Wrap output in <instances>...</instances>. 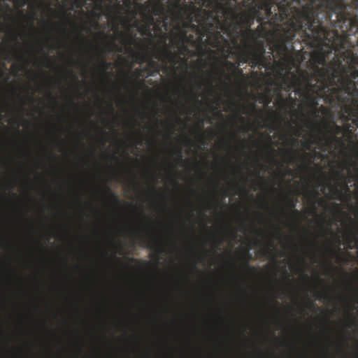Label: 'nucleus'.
Returning a JSON list of instances; mask_svg holds the SVG:
<instances>
[{
  "label": "nucleus",
  "instance_id": "55",
  "mask_svg": "<svg viewBox=\"0 0 358 358\" xmlns=\"http://www.w3.org/2000/svg\"><path fill=\"white\" fill-rule=\"evenodd\" d=\"M114 257L117 259V261L118 262L121 263V260H120V259L117 258V257Z\"/></svg>",
  "mask_w": 358,
  "mask_h": 358
},
{
  "label": "nucleus",
  "instance_id": "11",
  "mask_svg": "<svg viewBox=\"0 0 358 358\" xmlns=\"http://www.w3.org/2000/svg\"><path fill=\"white\" fill-rule=\"evenodd\" d=\"M173 45L180 48V54L185 55V52L189 51L187 44H191L187 41L181 39L180 36H175V38L171 41Z\"/></svg>",
  "mask_w": 358,
  "mask_h": 358
},
{
  "label": "nucleus",
  "instance_id": "48",
  "mask_svg": "<svg viewBox=\"0 0 358 358\" xmlns=\"http://www.w3.org/2000/svg\"><path fill=\"white\" fill-rule=\"evenodd\" d=\"M3 76H4V72L0 69V77L1 78Z\"/></svg>",
  "mask_w": 358,
  "mask_h": 358
},
{
  "label": "nucleus",
  "instance_id": "62",
  "mask_svg": "<svg viewBox=\"0 0 358 358\" xmlns=\"http://www.w3.org/2000/svg\"><path fill=\"white\" fill-rule=\"evenodd\" d=\"M251 107H252V109H255V104H252Z\"/></svg>",
  "mask_w": 358,
  "mask_h": 358
},
{
  "label": "nucleus",
  "instance_id": "12",
  "mask_svg": "<svg viewBox=\"0 0 358 358\" xmlns=\"http://www.w3.org/2000/svg\"><path fill=\"white\" fill-rule=\"evenodd\" d=\"M145 69L137 68L135 69L134 72V75L135 76V80L133 81L135 85L136 89L138 90L139 88L143 87L145 85V82L143 80H137L141 77H143L145 75L143 74V71Z\"/></svg>",
  "mask_w": 358,
  "mask_h": 358
},
{
  "label": "nucleus",
  "instance_id": "33",
  "mask_svg": "<svg viewBox=\"0 0 358 358\" xmlns=\"http://www.w3.org/2000/svg\"><path fill=\"white\" fill-rule=\"evenodd\" d=\"M176 152L178 154V159L180 161H182V157H183V155H182V152L181 151V150L180 149H178Z\"/></svg>",
  "mask_w": 358,
  "mask_h": 358
},
{
  "label": "nucleus",
  "instance_id": "7",
  "mask_svg": "<svg viewBox=\"0 0 358 358\" xmlns=\"http://www.w3.org/2000/svg\"><path fill=\"white\" fill-rule=\"evenodd\" d=\"M297 201V196H292L290 192L286 196V206L289 209L291 216L295 220H298L301 215L300 211L295 208Z\"/></svg>",
  "mask_w": 358,
  "mask_h": 358
},
{
  "label": "nucleus",
  "instance_id": "35",
  "mask_svg": "<svg viewBox=\"0 0 358 358\" xmlns=\"http://www.w3.org/2000/svg\"><path fill=\"white\" fill-rule=\"evenodd\" d=\"M329 296L326 293H322L320 295V299H329Z\"/></svg>",
  "mask_w": 358,
  "mask_h": 358
},
{
  "label": "nucleus",
  "instance_id": "6",
  "mask_svg": "<svg viewBox=\"0 0 358 358\" xmlns=\"http://www.w3.org/2000/svg\"><path fill=\"white\" fill-rule=\"evenodd\" d=\"M241 54L239 55L240 64L248 63L252 67L257 66L259 68L258 63L259 62V57L255 53H252L250 50L249 43L243 42L242 47H240Z\"/></svg>",
  "mask_w": 358,
  "mask_h": 358
},
{
  "label": "nucleus",
  "instance_id": "39",
  "mask_svg": "<svg viewBox=\"0 0 358 358\" xmlns=\"http://www.w3.org/2000/svg\"><path fill=\"white\" fill-rule=\"evenodd\" d=\"M269 150L270 152H271L272 155L274 154V152H275V150L270 147H266Z\"/></svg>",
  "mask_w": 358,
  "mask_h": 358
},
{
  "label": "nucleus",
  "instance_id": "47",
  "mask_svg": "<svg viewBox=\"0 0 358 358\" xmlns=\"http://www.w3.org/2000/svg\"><path fill=\"white\" fill-rule=\"evenodd\" d=\"M218 205H219V203H218L217 201H215V202L214 203V206H215V208H218Z\"/></svg>",
  "mask_w": 358,
  "mask_h": 358
},
{
  "label": "nucleus",
  "instance_id": "22",
  "mask_svg": "<svg viewBox=\"0 0 358 358\" xmlns=\"http://www.w3.org/2000/svg\"><path fill=\"white\" fill-rule=\"evenodd\" d=\"M319 112H320L323 115L329 118L331 117L333 115L332 111L329 108L324 106H320V108L318 110V113Z\"/></svg>",
  "mask_w": 358,
  "mask_h": 358
},
{
  "label": "nucleus",
  "instance_id": "63",
  "mask_svg": "<svg viewBox=\"0 0 358 358\" xmlns=\"http://www.w3.org/2000/svg\"><path fill=\"white\" fill-rule=\"evenodd\" d=\"M322 139L320 138L317 143L320 144L322 143Z\"/></svg>",
  "mask_w": 358,
  "mask_h": 358
},
{
  "label": "nucleus",
  "instance_id": "17",
  "mask_svg": "<svg viewBox=\"0 0 358 358\" xmlns=\"http://www.w3.org/2000/svg\"><path fill=\"white\" fill-rule=\"evenodd\" d=\"M346 239L348 243V248L352 249L353 246L351 245V243L355 244V248H358V234L352 231H350L348 234L346 236Z\"/></svg>",
  "mask_w": 358,
  "mask_h": 358
},
{
  "label": "nucleus",
  "instance_id": "13",
  "mask_svg": "<svg viewBox=\"0 0 358 358\" xmlns=\"http://www.w3.org/2000/svg\"><path fill=\"white\" fill-rule=\"evenodd\" d=\"M124 5L129 15L135 17L138 14V9L136 7L134 0H124Z\"/></svg>",
  "mask_w": 358,
  "mask_h": 358
},
{
  "label": "nucleus",
  "instance_id": "49",
  "mask_svg": "<svg viewBox=\"0 0 358 358\" xmlns=\"http://www.w3.org/2000/svg\"><path fill=\"white\" fill-rule=\"evenodd\" d=\"M241 130L242 131H246V129H245V126H242V127H241Z\"/></svg>",
  "mask_w": 358,
  "mask_h": 358
},
{
  "label": "nucleus",
  "instance_id": "60",
  "mask_svg": "<svg viewBox=\"0 0 358 358\" xmlns=\"http://www.w3.org/2000/svg\"><path fill=\"white\" fill-rule=\"evenodd\" d=\"M129 260H130L131 262H135V261H136V259H135L134 258H131Z\"/></svg>",
  "mask_w": 358,
  "mask_h": 358
},
{
  "label": "nucleus",
  "instance_id": "56",
  "mask_svg": "<svg viewBox=\"0 0 358 358\" xmlns=\"http://www.w3.org/2000/svg\"><path fill=\"white\" fill-rule=\"evenodd\" d=\"M355 302L356 303H358V297H355Z\"/></svg>",
  "mask_w": 358,
  "mask_h": 358
},
{
  "label": "nucleus",
  "instance_id": "16",
  "mask_svg": "<svg viewBox=\"0 0 358 358\" xmlns=\"http://www.w3.org/2000/svg\"><path fill=\"white\" fill-rule=\"evenodd\" d=\"M224 64L229 67L230 70L233 71L234 73H236L238 76H243V69H240V62L234 63L229 60H226Z\"/></svg>",
  "mask_w": 358,
  "mask_h": 358
},
{
  "label": "nucleus",
  "instance_id": "54",
  "mask_svg": "<svg viewBox=\"0 0 358 358\" xmlns=\"http://www.w3.org/2000/svg\"><path fill=\"white\" fill-rule=\"evenodd\" d=\"M210 92L212 93L213 92V84H212V83H210Z\"/></svg>",
  "mask_w": 358,
  "mask_h": 358
},
{
  "label": "nucleus",
  "instance_id": "31",
  "mask_svg": "<svg viewBox=\"0 0 358 358\" xmlns=\"http://www.w3.org/2000/svg\"><path fill=\"white\" fill-rule=\"evenodd\" d=\"M352 143V150L355 154V155L357 157H358V141L357 143H353V142H351Z\"/></svg>",
  "mask_w": 358,
  "mask_h": 358
},
{
  "label": "nucleus",
  "instance_id": "28",
  "mask_svg": "<svg viewBox=\"0 0 358 358\" xmlns=\"http://www.w3.org/2000/svg\"><path fill=\"white\" fill-rule=\"evenodd\" d=\"M143 69H145V70L143 71V74L145 75L146 73L147 74L146 77L154 76V73L151 71V70L148 67V65H147V66H145V67H143Z\"/></svg>",
  "mask_w": 358,
  "mask_h": 358
},
{
  "label": "nucleus",
  "instance_id": "38",
  "mask_svg": "<svg viewBox=\"0 0 358 358\" xmlns=\"http://www.w3.org/2000/svg\"><path fill=\"white\" fill-rule=\"evenodd\" d=\"M287 157H288L289 160L290 161L292 159V157L291 155V153L289 152H286Z\"/></svg>",
  "mask_w": 358,
  "mask_h": 358
},
{
  "label": "nucleus",
  "instance_id": "58",
  "mask_svg": "<svg viewBox=\"0 0 358 358\" xmlns=\"http://www.w3.org/2000/svg\"><path fill=\"white\" fill-rule=\"evenodd\" d=\"M200 62L203 66H206V64L203 61H200Z\"/></svg>",
  "mask_w": 358,
  "mask_h": 358
},
{
  "label": "nucleus",
  "instance_id": "40",
  "mask_svg": "<svg viewBox=\"0 0 358 358\" xmlns=\"http://www.w3.org/2000/svg\"><path fill=\"white\" fill-rule=\"evenodd\" d=\"M269 249L268 248H265L264 250H263V253L264 255H265L266 253H268L269 252Z\"/></svg>",
  "mask_w": 358,
  "mask_h": 358
},
{
  "label": "nucleus",
  "instance_id": "21",
  "mask_svg": "<svg viewBox=\"0 0 358 358\" xmlns=\"http://www.w3.org/2000/svg\"><path fill=\"white\" fill-rule=\"evenodd\" d=\"M327 252L329 253V255L331 257H335L336 256V258H337V262H341L344 261L343 257L341 255L338 254L334 249H333V248H328L327 250Z\"/></svg>",
  "mask_w": 358,
  "mask_h": 358
},
{
  "label": "nucleus",
  "instance_id": "64",
  "mask_svg": "<svg viewBox=\"0 0 358 358\" xmlns=\"http://www.w3.org/2000/svg\"><path fill=\"white\" fill-rule=\"evenodd\" d=\"M62 31L64 34H66V29H62Z\"/></svg>",
  "mask_w": 358,
  "mask_h": 358
},
{
  "label": "nucleus",
  "instance_id": "23",
  "mask_svg": "<svg viewBox=\"0 0 358 358\" xmlns=\"http://www.w3.org/2000/svg\"><path fill=\"white\" fill-rule=\"evenodd\" d=\"M138 38L136 34H128L125 38V43L129 45H134Z\"/></svg>",
  "mask_w": 358,
  "mask_h": 358
},
{
  "label": "nucleus",
  "instance_id": "3",
  "mask_svg": "<svg viewBox=\"0 0 358 358\" xmlns=\"http://www.w3.org/2000/svg\"><path fill=\"white\" fill-rule=\"evenodd\" d=\"M164 0H148L144 3H138V14L143 23L155 25L156 31L162 32L167 30L169 12L163 3Z\"/></svg>",
  "mask_w": 358,
  "mask_h": 358
},
{
  "label": "nucleus",
  "instance_id": "26",
  "mask_svg": "<svg viewBox=\"0 0 358 358\" xmlns=\"http://www.w3.org/2000/svg\"><path fill=\"white\" fill-rule=\"evenodd\" d=\"M314 143H315L314 141H306L303 143V146L306 150H310Z\"/></svg>",
  "mask_w": 358,
  "mask_h": 358
},
{
  "label": "nucleus",
  "instance_id": "34",
  "mask_svg": "<svg viewBox=\"0 0 358 358\" xmlns=\"http://www.w3.org/2000/svg\"><path fill=\"white\" fill-rule=\"evenodd\" d=\"M326 203H327L326 201L323 199H320L318 201V205L320 206H324V205H326Z\"/></svg>",
  "mask_w": 358,
  "mask_h": 358
},
{
  "label": "nucleus",
  "instance_id": "8",
  "mask_svg": "<svg viewBox=\"0 0 358 358\" xmlns=\"http://www.w3.org/2000/svg\"><path fill=\"white\" fill-rule=\"evenodd\" d=\"M178 57V55L176 53L173 54L167 48H159V54L155 55V58L159 59L162 62L169 60L173 64H176L175 60Z\"/></svg>",
  "mask_w": 358,
  "mask_h": 358
},
{
  "label": "nucleus",
  "instance_id": "27",
  "mask_svg": "<svg viewBox=\"0 0 358 358\" xmlns=\"http://www.w3.org/2000/svg\"><path fill=\"white\" fill-rule=\"evenodd\" d=\"M278 96H279V99H281V101H282V103H283L284 104H285V105L287 104V103L288 100H289V101H292V102L293 103H294V104H295V103H296V99H293L291 96H289V98H288L287 99H283L280 94H278Z\"/></svg>",
  "mask_w": 358,
  "mask_h": 358
},
{
  "label": "nucleus",
  "instance_id": "42",
  "mask_svg": "<svg viewBox=\"0 0 358 358\" xmlns=\"http://www.w3.org/2000/svg\"><path fill=\"white\" fill-rule=\"evenodd\" d=\"M243 113H244V114H248V108L247 107H244L243 110Z\"/></svg>",
  "mask_w": 358,
  "mask_h": 358
},
{
  "label": "nucleus",
  "instance_id": "24",
  "mask_svg": "<svg viewBox=\"0 0 358 358\" xmlns=\"http://www.w3.org/2000/svg\"><path fill=\"white\" fill-rule=\"evenodd\" d=\"M259 97L261 99L260 103H264L266 105H268L271 102V98L267 94H261Z\"/></svg>",
  "mask_w": 358,
  "mask_h": 358
},
{
  "label": "nucleus",
  "instance_id": "51",
  "mask_svg": "<svg viewBox=\"0 0 358 358\" xmlns=\"http://www.w3.org/2000/svg\"><path fill=\"white\" fill-rule=\"evenodd\" d=\"M197 85H198V87H199V88H201V86H202V83H201V82H199V83H197Z\"/></svg>",
  "mask_w": 358,
  "mask_h": 358
},
{
  "label": "nucleus",
  "instance_id": "41",
  "mask_svg": "<svg viewBox=\"0 0 358 358\" xmlns=\"http://www.w3.org/2000/svg\"><path fill=\"white\" fill-rule=\"evenodd\" d=\"M334 209H336V210H338L339 205H338V203H334Z\"/></svg>",
  "mask_w": 358,
  "mask_h": 358
},
{
  "label": "nucleus",
  "instance_id": "46",
  "mask_svg": "<svg viewBox=\"0 0 358 358\" xmlns=\"http://www.w3.org/2000/svg\"><path fill=\"white\" fill-rule=\"evenodd\" d=\"M34 15L31 17V27L34 26Z\"/></svg>",
  "mask_w": 358,
  "mask_h": 358
},
{
  "label": "nucleus",
  "instance_id": "43",
  "mask_svg": "<svg viewBox=\"0 0 358 358\" xmlns=\"http://www.w3.org/2000/svg\"><path fill=\"white\" fill-rule=\"evenodd\" d=\"M135 1V5H136V7L138 9V3H140L138 2L139 0H134Z\"/></svg>",
  "mask_w": 358,
  "mask_h": 358
},
{
  "label": "nucleus",
  "instance_id": "52",
  "mask_svg": "<svg viewBox=\"0 0 358 358\" xmlns=\"http://www.w3.org/2000/svg\"><path fill=\"white\" fill-rule=\"evenodd\" d=\"M71 24H72L74 27H76V29L78 28V26L76 25V23L72 22H71Z\"/></svg>",
  "mask_w": 358,
  "mask_h": 358
},
{
  "label": "nucleus",
  "instance_id": "15",
  "mask_svg": "<svg viewBox=\"0 0 358 358\" xmlns=\"http://www.w3.org/2000/svg\"><path fill=\"white\" fill-rule=\"evenodd\" d=\"M221 40H224L225 43L229 45L228 41L227 39L224 38L222 35L220 38V42L221 41ZM215 48H218L220 50L225 61L227 60V59L230 57L231 55L234 54V52H232V50L230 47H228L227 48H220V44L218 47H215Z\"/></svg>",
  "mask_w": 358,
  "mask_h": 358
},
{
  "label": "nucleus",
  "instance_id": "4",
  "mask_svg": "<svg viewBox=\"0 0 358 358\" xmlns=\"http://www.w3.org/2000/svg\"><path fill=\"white\" fill-rule=\"evenodd\" d=\"M324 126L327 132L331 134V136L326 139L325 143L321 147V150L324 152L327 150L326 148H331L333 143L341 144L343 146L345 145L344 140L342 138H338L337 136L343 133V129L341 127L336 124L335 122L331 123L329 122H324Z\"/></svg>",
  "mask_w": 358,
  "mask_h": 358
},
{
  "label": "nucleus",
  "instance_id": "50",
  "mask_svg": "<svg viewBox=\"0 0 358 358\" xmlns=\"http://www.w3.org/2000/svg\"><path fill=\"white\" fill-rule=\"evenodd\" d=\"M110 108L111 113H113L115 110H114V108H113V106L111 104L110 105Z\"/></svg>",
  "mask_w": 358,
  "mask_h": 358
},
{
  "label": "nucleus",
  "instance_id": "1",
  "mask_svg": "<svg viewBox=\"0 0 358 358\" xmlns=\"http://www.w3.org/2000/svg\"><path fill=\"white\" fill-rule=\"evenodd\" d=\"M169 13L176 24L174 29L178 31L176 36H180L192 45L206 41L212 47H218L224 30L220 14L224 11L220 0H207L203 3L209 9L197 8L192 3L187 4L182 0H170Z\"/></svg>",
  "mask_w": 358,
  "mask_h": 358
},
{
  "label": "nucleus",
  "instance_id": "29",
  "mask_svg": "<svg viewBox=\"0 0 358 358\" xmlns=\"http://www.w3.org/2000/svg\"><path fill=\"white\" fill-rule=\"evenodd\" d=\"M136 57L141 64L146 60V56L145 55L137 54Z\"/></svg>",
  "mask_w": 358,
  "mask_h": 358
},
{
  "label": "nucleus",
  "instance_id": "44",
  "mask_svg": "<svg viewBox=\"0 0 358 358\" xmlns=\"http://www.w3.org/2000/svg\"><path fill=\"white\" fill-rule=\"evenodd\" d=\"M49 96H50L51 99H52L55 101H56V99L53 96V95L52 94L51 92H49Z\"/></svg>",
  "mask_w": 358,
  "mask_h": 358
},
{
  "label": "nucleus",
  "instance_id": "57",
  "mask_svg": "<svg viewBox=\"0 0 358 358\" xmlns=\"http://www.w3.org/2000/svg\"><path fill=\"white\" fill-rule=\"evenodd\" d=\"M76 35H77V36H80V35H81V34H80V31H76Z\"/></svg>",
  "mask_w": 358,
  "mask_h": 358
},
{
  "label": "nucleus",
  "instance_id": "10",
  "mask_svg": "<svg viewBox=\"0 0 358 358\" xmlns=\"http://www.w3.org/2000/svg\"><path fill=\"white\" fill-rule=\"evenodd\" d=\"M338 175L341 178H343L344 181H343V184L342 186V189L341 190L336 187L334 189V194L338 196L339 201H342V197L343 196V192H344L345 194H350L351 193L350 188L348 186V183L350 182L351 180L350 179L347 180V178L343 176V175L340 173H338Z\"/></svg>",
  "mask_w": 358,
  "mask_h": 358
},
{
  "label": "nucleus",
  "instance_id": "14",
  "mask_svg": "<svg viewBox=\"0 0 358 358\" xmlns=\"http://www.w3.org/2000/svg\"><path fill=\"white\" fill-rule=\"evenodd\" d=\"M147 247L156 252V256L158 258L159 255L164 252V249L162 244L157 240H154L147 244Z\"/></svg>",
  "mask_w": 358,
  "mask_h": 358
},
{
  "label": "nucleus",
  "instance_id": "59",
  "mask_svg": "<svg viewBox=\"0 0 358 358\" xmlns=\"http://www.w3.org/2000/svg\"><path fill=\"white\" fill-rule=\"evenodd\" d=\"M94 25H95L96 27H98V26H99V23H98L96 21H95V22H94Z\"/></svg>",
  "mask_w": 358,
  "mask_h": 358
},
{
  "label": "nucleus",
  "instance_id": "30",
  "mask_svg": "<svg viewBox=\"0 0 358 358\" xmlns=\"http://www.w3.org/2000/svg\"><path fill=\"white\" fill-rule=\"evenodd\" d=\"M319 153L316 151H313V152H306L305 157L308 158H313L315 156L318 155Z\"/></svg>",
  "mask_w": 358,
  "mask_h": 358
},
{
  "label": "nucleus",
  "instance_id": "45",
  "mask_svg": "<svg viewBox=\"0 0 358 358\" xmlns=\"http://www.w3.org/2000/svg\"><path fill=\"white\" fill-rule=\"evenodd\" d=\"M150 189L151 191H152V192H155L156 188H155V187H154V186H150Z\"/></svg>",
  "mask_w": 358,
  "mask_h": 358
},
{
  "label": "nucleus",
  "instance_id": "25",
  "mask_svg": "<svg viewBox=\"0 0 358 358\" xmlns=\"http://www.w3.org/2000/svg\"><path fill=\"white\" fill-rule=\"evenodd\" d=\"M101 63L102 65L103 71L104 72L107 71L112 65V64L110 62H108L104 57L101 59Z\"/></svg>",
  "mask_w": 358,
  "mask_h": 358
},
{
  "label": "nucleus",
  "instance_id": "2",
  "mask_svg": "<svg viewBox=\"0 0 358 358\" xmlns=\"http://www.w3.org/2000/svg\"><path fill=\"white\" fill-rule=\"evenodd\" d=\"M283 0H247L250 2L252 6L257 8L259 10H263L265 13V17H259L260 27L256 29L252 30L248 29L245 31L243 32V42L249 43L250 50L252 53L255 52L259 57V68H267L268 64L266 60L265 53L266 48L264 43L262 41H258L257 38L259 36V34L262 32L264 34H268V30L264 26V24H269L275 31L273 32V38L275 40L274 47L275 48L276 44V33H281L282 29L287 27V20L283 21H274L272 18L273 16H268L266 12V8L269 6L271 8L272 15L278 10H275L276 5H278V2H282Z\"/></svg>",
  "mask_w": 358,
  "mask_h": 358
},
{
  "label": "nucleus",
  "instance_id": "20",
  "mask_svg": "<svg viewBox=\"0 0 358 358\" xmlns=\"http://www.w3.org/2000/svg\"><path fill=\"white\" fill-rule=\"evenodd\" d=\"M105 192L109 196L110 199H112L114 202H115V203H120V199L119 196L115 192H113L110 189V187H106V189H105Z\"/></svg>",
  "mask_w": 358,
  "mask_h": 358
},
{
  "label": "nucleus",
  "instance_id": "61",
  "mask_svg": "<svg viewBox=\"0 0 358 358\" xmlns=\"http://www.w3.org/2000/svg\"><path fill=\"white\" fill-rule=\"evenodd\" d=\"M310 306H316V304H315V303H314L313 302H311V303H310Z\"/></svg>",
  "mask_w": 358,
  "mask_h": 358
},
{
  "label": "nucleus",
  "instance_id": "19",
  "mask_svg": "<svg viewBox=\"0 0 358 358\" xmlns=\"http://www.w3.org/2000/svg\"><path fill=\"white\" fill-rule=\"evenodd\" d=\"M148 65V67L150 68V69L151 70V71L154 73V75L155 73H159L161 66L157 62L150 59V60H149Z\"/></svg>",
  "mask_w": 358,
  "mask_h": 358
},
{
  "label": "nucleus",
  "instance_id": "36",
  "mask_svg": "<svg viewBox=\"0 0 358 358\" xmlns=\"http://www.w3.org/2000/svg\"><path fill=\"white\" fill-rule=\"evenodd\" d=\"M312 211L314 212L315 213H316L317 212L316 206L314 202L312 204Z\"/></svg>",
  "mask_w": 358,
  "mask_h": 358
},
{
  "label": "nucleus",
  "instance_id": "9",
  "mask_svg": "<svg viewBox=\"0 0 358 358\" xmlns=\"http://www.w3.org/2000/svg\"><path fill=\"white\" fill-rule=\"evenodd\" d=\"M252 255L249 252L248 250H244L241 256V260L242 262V268L246 273L256 271L255 268L250 266L249 264V262L252 259Z\"/></svg>",
  "mask_w": 358,
  "mask_h": 358
},
{
  "label": "nucleus",
  "instance_id": "18",
  "mask_svg": "<svg viewBox=\"0 0 358 358\" xmlns=\"http://www.w3.org/2000/svg\"><path fill=\"white\" fill-rule=\"evenodd\" d=\"M152 24H147V23H143L141 27L140 32L143 36H147L150 38H153L152 34Z\"/></svg>",
  "mask_w": 358,
  "mask_h": 358
},
{
  "label": "nucleus",
  "instance_id": "32",
  "mask_svg": "<svg viewBox=\"0 0 358 358\" xmlns=\"http://www.w3.org/2000/svg\"><path fill=\"white\" fill-rule=\"evenodd\" d=\"M141 25H142V24H141V22H140V21H138V20H135V21L134 22V23L131 24V26H132L133 27L137 28V29H138V31H140V30H141Z\"/></svg>",
  "mask_w": 358,
  "mask_h": 358
},
{
  "label": "nucleus",
  "instance_id": "5",
  "mask_svg": "<svg viewBox=\"0 0 358 358\" xmlns=\"http://www.w3.org/2000/svg\"><path fill=\"white\" fill-rule=\"evenodd\" d=\"M294 88V92L297 94H301L304 91L305 81L301 77V73L299 78L295 76L294 80H291L287 75H285L282 78V82L279 85V90H283L286 92H289L292 88Z\"/></svg>",
  "mask_w": 358,
  "mask_h": 358
},
{
  "label": "nucleus",
  "instance_id": "53",
  "mask_svg": "<svg viewBox=\"0 0 358 358\" xmlns=\"http://www.w3.org/2000/svg\"><path fill=\"white\" fill-rule=\"evenodd\" d=\"M319 193L317 192H314V196H318Z\"/></svg>",
  "mask_w": 358,
  "mask_h": 358
},
{
  "label": "nucleus",
  "instance_id": "37",
  "mask_svg": "<svg viewBox=\"0 0 358 358\" xmlns=\"http://www.w3.org/2000/svg\"><path fill=\"white\" fill-rule=\"evenodd\" d=\"M343 166H344V169H345L350 170L349 164H348V162H345L344 163Z\"/></svg>",
  "mask_w": 358,
  "mask_h": 358
}]
</instances>
